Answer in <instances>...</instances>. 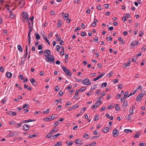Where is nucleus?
<instances>
[{
    "label": "nucleus",
    "mask_w": 146,
    "mask_h": 146,
    "mask_svg": "<svg viewBox=\"0 0 146 146\" xmlns=\"http://www.w3.org/2000/svg\"><path fill=\"white\" fill-rule=\"evenodd\" d=\"M55 39H56V41H57V42L61 40V37H59L56 38Z\"/></svg>",
    "instance_id": "51"
},
{
    "label": "nucleus",
    "mask_w": 146,
    "mask_h": 146,
    "mask_svg": "<svg viewBox=\"0 0 146 146\" xmlns=\"http://www.w3.org/2000/svg\"><path fill=\"white\" fill-rule=\"evenodd\" d=\"M29 127L27 124H25L23 126V129L25 131H27L29 130Z\"/></svg>",
    "instance_id": "11"
},
{
    "label": "nucleus",
    "mask_w": 146,
    "mask_h": 146,
    "mask_svg": "<svg viewBox=\"0 0 146 146\" xmlns=\"http://www.w3.org/2000/svg\"><path fill=\"white\" fill-rule=\"evenodd\" d=\"M143 92H141V93L139 94V95L138 96L140 98H139L138 96H137L136 98V100L137 101H140L141 100V98H142L143 96L141 94V93H143Z\"/></svg>",
    "instance_id": "10"
},
{
    "label": "nucleus",
    "mask_w": 146,
    "mask_h": 146,
    "mask_svg": "<svg viewBox=\"0 0 146 146\" xmlns=\"http://www.w3.org/2000/svg\"><path fill=\"white\" fill-rule=\"evenodd\" d=\"M62 145V143L60 142H57L55 145V146H59V145Z\"/></svg>",
    "instance_id": "37"
},
{
    "label": "nucleus",
    "mask_w": 146,
    "mask_h": 146,
    "mask_svg": "<svg viewBox=\"0 0 146 146\" xmlns=\"http://www.w3.org/2000/svg\"><path fill=\"white\" fill-rule=\"evenodd\" d=\"M30 81L33 85L36 86L37 85V82L35 81V79L33 78H31Z\"/></svg>",
    "instance_id": "9"
},
{
    "label": "nucleus",
    "mask_w": 146,
    "mask_h": 146,
    "mask_svg": "<svg viewBox=\"0 0 146 146\" xmlns=\"http://www.w3.org/2000/svg\"><path fill=\"white\" fill-rule=\"evenodd\" d=\"M129 92L128 91H127L125 92V94L123 96V97L125 99L127 98V96L129 94Z\"/></svg>",
    "instance_id": "31"
},
{
    "label": "nucleus",
    "mask_w": 146,
    "mask_h": 146,
    "mask_svg": "<svg viewBox=\"0 0 146 146\" xmlns=\"http://www.w3.org/2000/svg\"><path fill=\"white\" fill-rule=\"evenodd\" d=\"M69 15L68 13L65 14L64 16V20H65L66 19H67Z\"/></svg>",
    "instance_id": "26"
},
{
    "label": "nucleus",
    "mask_w": 146,
    "mask_h": 146,
    "mask_svg": "<svg viewBox=\"0 0 146 146\" xmlns=\"http://www.w3.org/2000/svg\"><path fill=\"white\" fill-rule=\"evenodd\" d=\"M51 57H48L46 58V61L50 62V63H52L54 61V56L52 55L50 56Z\"/></svg>",
    "instance_id": "2"
},
{
    "label": "nucleus",
    "mask_w": 146,
    "mask_h": 146,
    "mask_svg": "<svg viewBox=\"0 0 146 146\" xmlns=\"http://www.w3.org/2000/svg\"><path fill=\"white\" fill-rule=\"evenodd\" d=\"M109 128L107 127L104 128L102 130V131L104 133H106L109 131Z\"/></svg>",
    "instance_id": "14"
},
{
    "label": "nucleus",
    "mask_w": 146,
    "mask_h": 146,
    "mask_svg": "<svg viewBox=\"0 0 146 146\" xmlns=\"http://www.w3.org/2000/svg\"><path fill=\"white\" fill-rule=\"evenodd\" d=\"M79 107V105L78 104H76L71 107L69 108V109L68 110V111H70L72 109H74L75 108H78Z\"/></svg>",
    "instance_id": "12"
},
{
    "label": "nucleus",
    "mask_w": 146,
    "mask_h": 146,
    "mask_svg": "<svg viewBox=\"0 0 146 146\" xmlns=\"http://www.w3.org/2000/svg\"><path fill=\"white\" fill-rule=\"evenodd\" d=\"M91 25L94 27H95L96 26V23L93 22L92 23Z\"/></svg>",
    "instance_id": "55"
},
{
    "label": "nucleus",
    "mask_w": 146,
    "mask_h": 146,
    "mask_svg": "<svg viewBox=\"0 0 146 146\" xmlns=\"http://www.w3.org/2000/svg\"><path fill=\"white\" fill-rule=\"evenodd\" d=\"M74 142L77 144H80L82 145V141L81 139H78L74 141Z\"/></svg>",
    "instance_id": "8"
},
{
    "label": "nucleus",
    "mask_w": 146,
    "mask_h": 146,
    "mask_svg": "<svg viewBox=\"0 0 146 146\" xmlns=\"http://www.w3.org/2000/svg\"><path fill=\"white\" fill-rule=\"evenodd\" d=\"M59 94V95L61 96H62L63 95V93L61 91V90H60L59 92L58 93Z\"/></svg>",
    "instance_id": "59"
},
{
    "label": "nucleus",
    "mask_w": 146,
    "mask_h": 146,
    "mask_svg": "<svg viewBox=\"0 0 146 146\" xmlns=\"http://www.w3.org/2000/svg\"><path fill=\"white\" fill-rule=\"evenodd\" d=\"M129 113L131 114H132L133 113V109L130 108L129 109Z\"/></svg>",
    "instance_id": "49"
},
{
    "label": "nucleus",
    "mask_w": 146,
    "mask_h": 146,
    "mask_svg": "<svg viewBox=\"0 0 146 146\" xmlns=\"http://www.w3.org/2000/svg\"><path fill=\"white\" fill-rule=\"evenodd\" d=\"M55 14V12L54 11L52 10V11L50 13V14L51 15H54Z\"/></svg>",
    "instance_id": "52"
},
{
    "label": "nucleus",
    "mask_w": 146,
    "mask_h": 146,
    "mask_svg": "<svg viewBox=\"0 0 146 146\" xmlns=\"http://www.w3.org/2000/svg\"><path fill=\"white\" fill-rule=\"evenodd\" d=\"M124 131L126 133H128L129 132L131 133L132 132V131L131 130L127 129H125L124 130Z\"/></svg>",
    "instance_id": "27"
},
{
    "label": "nucleus",
    "mask_w": 146,
    "mask_h": 146,
    "mask_svg": "<svg viewBox=\"0 0 146 146\" xmlns=\"http://www.w3.org/2000/svg\"><path fill=\"white\" fill-rule=\"evenodd\" d=\"M16 123V122L15 121H10L9 124L11 125H15Z\"/></svg>",
    "instance_id": "45"
},
{
    "label": "nucleus",
    "mask_w": 146,
    "mask_h": 146,
    "mask_svg": "<svg viewBox=\"0 0 146 146\" xmlns=\"http://www.w3.org/2000/svg\"><path fill=\"white\" fill-rule=\"evenodd\" d=\"M115 110L117 111H119L120 110V108L118 107V105L117 104H115Z\"/></svg>",
    "instance_id": "25"
},
{
    "label": "nucleus",
    "mask_w": 146,
    "mask_h": 146,
    "mask_svg": "<svg viewBox=\"0 0 146 146\" xmlns=\"http://www.w3.org/2000/svg\"><path fill=\"white\" fill-rule=\"evenodd\" d=\"M112 39V38L110 36H107L106 37V40L108 41H111Z\"/></svg>",
    "instance_id": "32"
},
{
    "label": "nucleus",
    "mask_w": 146,
    "mask_h": 146,
    "mask_svg": "<svg viewBox=\"0 0 146 146\" xmlns=\"http://www.w3.org/2000/svg\"><path fill=\"white\" fill-rule=\"evenodd\" d=\"M119 134L118 130L116 128L114 129L113 131V135L114 137H117Z\"/></svg>",
    "instance_id": "5"
},
{
    "label": "nucleus",
    "mask_w": 146,
    "mask_h": 146,
    "mask_svg": "<svg viewBox=\"0 0 146 146\" xmlns=\"http://www.w3.org/2000/svg\"><path fill=\"white\" fill-rule=\"evenodd\" d=\"M6 75L7 78H11L12 77V74L9 72H7L6 73Z\"/></svg>",
    "instance_id": "13"
},
{
    "label": "nucleus",
    "mask_w": 146,
    "mask_h": 146,
    "mask_svg": "<svg viewBox=\"0 0 146 146\" xmlns=\"http://www.w3.org/2000/svg\"><path fill=\"white\" fill-rule=\"evenodd\" d=\"M49 109H48L46 110V111H44L43 112V114L48 113L49 112Z\"/></svg>",
    "instance_id": "43"
},
{
    "label": "nucleus",
    "mask_w": 146,
    "mask_h": 146,
    "mask_svg": "<svg viewBox=\"0 0 146 146\" xmlns=\"http://www.w3.org/2000/svg\"><path fill=\"white\" fill-rule=\"evenodd\" d=\"M140 134H141L140 133H138L134 136L133 137L135 138H137L139 137Z\"/></svg>",
    "instance_id": "38"
},
{
    "label": "nucleus",
    "mask_w": 146,
    "mask_h": 146,
    "mask_svg": "<svg viewBox=\"0 0 146 146\" xmlns=\"http://www.w3.org/2000/svg\"><path fill=\"white\" fill-rule=\"evenodd\" d=\"M57 27H60L61 26V23L58 22L57 24Z\"/></svg>",
    "instance_id": "62"
},
{
    "label": "nucleus",
    "mask_w": 146,
    "mask_h": 146,
    "mask_svg": "<svg viewBox=\"0 0 146 146\" xmlns=\"http://www.w3.org/2000/svg\"><path fill=\"white\" fill-rule=\"evenodd\" d=\"M4 70V69L3 68V66H1L0 67V71L1 72H3Z\"/></svg>",
    "instance_id": "60"
},
{
    "label": "nucleus",
    "mask_w": 146,
    "mask_h": 146,
    "mask_svg": "<svg viewBox=\"0 0 146 146\" xmlns=\"http://www.w3.org/2000/svg\"><path fill=\"white\" fill-rule=\"evenodd\" d=\"M107 85V83L105 82L102 83L101 85L100 86L101 87H103L104 88L106 87Z\"/></svg>",
    "instance_id": "34"
},
{
    "label": "nucleus",
    "mask_w": 146,
    "mask_h": 146,
    "mask_svg": "<svg viewBox=\"0 0 146 146\" xmlns=\"http://www.w3.org/2000/svg\"><path fill=\"white\" fill-rule=\"evenodd\" d=\"M26 53L24 54V58H25V59H26L27 58V54H28V46L27 45H26Z\"/></svg>",
    "instance_id": "18"
},
{
    "label": "nucleus",
    "mask_w": 146,
    "mask_h": 146,
    "mask_svg": "<svg viewBox=\"0 0 146 146\" xmlns=\"http://www.w3.org/2000/svg\"><path fill=\"white\" fill-rule=\"evenodd\" d=\"M56 47V51L57 52H59L60 51V50L61 48V46L59 45H57Z\"/></svg>",
    "instance_id": "28"
},
{
    "label": "nucleus",
    "mask_w": 146,
    "mask_h": 146,
    "mask_svg": "<svg viewBox=\"0 0 146 146\" xmlns=\"http://www.w3.org/2000/svg\"><path fill=\"white\" fill-rule=\"evenodd\" d=\"M94 105L96 106V108H97L98 106H100V104H99V103L98 102H96V103Z\"/></svg>",
    "instance_id": "46"
},
{
    "label": "nucleus",
    "mask_w": 146,
    "mask_h": 146,
    "mask_svg": "<svg viewBox=\"0 0 146 146\" xmlns=\"http://www.w3.org/2000/svg\"><path fill=\"white\" fill-rule=\"evenodd\" d=\"M86 89L85 88V87L83 86L81 87L80 89L77 90V91H78L79 92H84Z\"/></svg>",
    "instance_id": "15"
},
{
    "label": "nucleus",
    "mask_w": 146,
    "mask_h": 146,
    "mask_svg": "<svg viewBox=\"0 0 146 146\" xmlns=\"http://www.w3.org/2000/svg\"><path fill=\"white\" fill-rule=\"evenodd\" d=\"M36 136V135L35 134H33V135H30L29 137V138H31L33 137H35Z\"/></svg>",
    "instance_id": "44"
},
{
    "label": "nucleus",
    "mask_w": 146,
    "mask_h": 146,
    "mask_svg": "<svg viewBox=\"0 0 146 146\" xmlns=\"http://www.w3.org/2000/svg\"><path fill=\"white\" fill-rule=\"evenodd\" d=\"M114 107V106H113L111 105H110L108 106L106 108H108V109H111L112 108Z\"/></svg>",
    "instance_id": "58"
},
{
    "label": "nucleus",
    "mask_w": 146,
    "mask_h": 146,
    "mask_svg": "<svg viewBox=\"0 0 146 146\" xmlns=\"http://www.w3.org/2000/svg\"><path fill=\"white\" fill-rule=\"evenodd\" d=\"M15 132H14L12 133L9 134L8 135L9 137H13L15 135Z\"/></svg>",
    "instance_id": "41"
},
{
    "label": "nucleus",
    "mask_w": 146,
    "mask_h": 146,
    "mask_svg": "<svg viewBox=\"0 0 146 146\" xmlns=\"http://www.w3.org/2000/svg\"><path fill=\"white\" fill-rule=\"evenodd\" d=\"M131 63L130 61L129 60L127 62V63L125 64V65L124 66V68H126L128 66H129L130 64Z\"/></svg>",
    "instance_id": "23"
},
{
    "label": "nucleus",
    "mask_w": 146,
    "mask_h": 146,
    "mask_svg": "<svg viewBox=\"0 0 146 146\" xmlns=\"http://www.w3.org/2000/svg\"><path fill=\"white\" fill-rule=\"evenodd\" d=\"M60 135V134L59 133H57L52 136L53 138L52 139H55L58 137V136Z\"/></svg>",
    "instance_id": "35"
},
{
    "label": "nucleus",
    "mask_w": 146,
    "mask_h": 146,
    "mask_svg": "<svg viewBox=\"0 0 146 146\" xmlns=\"http://www.w3.org/2000/svg\"><path fill=\"white\" fill-rule=\"evenodd\" d=\"M82 83L86 85H89L91 84V82L88 78H86L84 79L82 82Z\"/></svg>",
    "instance_id": "4"
},
{
    "label": "nucleus",
    "mask_w": 146,
    "mask_h": 146,
    "mask_svg": "<svg viewBox=\"0 0 146 146\" xmlns=\"http://www.w3.org/2000/svg\"><path fill=\"white\" fill-rule=\"evenodd\" d=\"M105 73H102L101 74L98 76L96 78H94L92 80L93 81H96L98 80L101 78L102 77L105 75Z\"/></svg>",
    "instance_id": "7"
},
{
    "label": "nucleus",
    "mask_w": 146,
    "mask_h": 146,
    "mask_svg": "<svg viewBox=\"0 0 146 146\" xmlns=\"http://www.w3.org/2000/svg\"><path fill=\"white\" fill-rule=\"evenodd\" d=\"M94 40L95 42L98 43V37H96V38L94 39Z\"/></svg>",
    "instance_id": "39"
},
{
    "label": "nucleus",
    "mask_w": 146,
    "mask_h": 146,
    "mask_svg": "<svg viewBox=\"0 0 146 146\" xmlns=\"http://www.w3.org/2000/svg\"><path fill=\"white\" fill-rule=\"evenodd\" d=\"M22 125V122H21L19 123H18L17 124H15V125H14V127L17 128L20 127Z\"/></svg>",
    "instance_id": "22"
},
{
    "label": "nucleus",
    "mask_w": 146,
    "mask_h": 146,
    "mask_svg": "<svg viewBox=\"0 0 146 146\" xmlns=\"http://www.w3.org/2000/svg\"><path fill=\"white\" fill-rule=\"evenodd\" d=\"M20 52H22L23 51V49L21 46L20 44H18L17 46Z\"/></svg>",
    "instance_id": "24"
},
{
    "label": "nucleus",
    "mask_w": 146,
    "mask_h": 146,
    "mask_svg": "<svg viewBox=\"0 0 146 146\" xmlns=\"http://www.w3.org/2000/svg\"><path fill=\"white\" fill-rule=\"evenodd\" d=\"M116 97L117 98L119 99L121 97V95L119 94H118L116 95Z\"/></svg>",
    "instance_id": "48"
},
{
    "label": "nucleus",
    "mask_w": 146,
    "mask_h": 146,
    "mask_svg": "<svg viewBox=\"0 0 146 146\" xmlns=\"http://www.w3.org/2000/svg\"><path fill=\"white\" fill-rule=\"evenodd\" d=\"M42 48V45L40 44L39 45H38V50H41Z\"/></svg>",
    "instance_id": "47"
},
{
    "label": "nucleus",
    "mask_w": 146,
    "mask_h": 146,
    "mask_svg": "<svg viewBox=\"0 0 146 146\" xmlns=\"http://www.w3.org/2000/svg\"><path fill=\"white\" fill-rule=\"evenodd\" d=\"M122 19L124 22H126L127 21L126 18L125 17H123Z\"/></svg>",
    "instance_id": "61"
},
{
    "label": "nucleus",
    "mask_w": 146,
    "mask_h": 146,
    "mask_svg": "<svg viewBox=\"0 0 146 146\" xmlns=\"http://www.w3.org/2000/svg\"><path fill=\"white\" fill-rule=\"evenodd\" d=\"M23 16L22 19L23 22H27L29 21V15L27 12H23L22 13Z\"/></svg>",
    "instance_id": "1"
},
{
    "label": "nucleus",
    "mask_w": 146,
    "mask_h": 146,
    "mask_svg": "<svg viewBox=\"0 0 146 146\" xmlns=\"http://www.w3.org/2000/svg\"><path fill=\"white\" fill-rule=\"evenodd\" d=\"M97 85L95 84L94 85V88H92V87L91 89V92L93 91L95 89L97 88Z\"/></svg>",
    "instance_id": "30"
},
{
    "label": "nucleus",
    "mask_w": 146,
    "mask_h": 146,
    "mask_svg": "<svg viewBox=\"0 0 146 146\" xmlns=\"http://www.w3.org/2000/svg\"><path fill=\"white\" fill-rule=\"evenodd\" d=\"M61 107V105H59V106H58V107H57L56 109L58 110H60Z\"/></svg>",
    "instance_id": "64"
},
{
    "label": "nucleus",
    "mask_w": 146,
    "mask_h": 146,
    "mask_svg": "<svg viewBox=\"0 0 146 146\" xmlns=\"http://www.w3.org/2000/svg\"><path fill=\"white\" fill-rule=\"evenodd\" d=\"M125 100H124L123 101V103L122 105V107L123 108H126L127 104V101L126 100V101L125 102Z\"/></svg>",
    "instance_id": "20"
},
{
    "label": "nucleus",
    "mask_w": 146,
    "mask_h": 146,
    "mask_svg": "<svg viewBox=\"0 0 146 146\" xmlns=\"http://www.w3.org/2000/svg\"><path fill=\"white\" fill-rule=\"evenodd\" d=\"M62 100V99H58V100H56L55 101V103H56V102H57L56 104H58V103L59 102H60V101L61 100Z\"/></svg>",
    "instance_id": "54"
},
{
    "label": "nucleus",
    "mask_w": 146,
    "mask_h": 146,
    "mask_svg": "<svg viewBox=\"0 0 146 146\" xmlns=\"http://www.w3.org/2000/svg\"><path fill=\"white\" fill-rule=\"evenodd\" d=\"M29 107L28 104H24L23 106V107H22V109H24L25 108H28Z\"/></svg>",
    "instance_id": "29"
},
{
    "label": "nucleus",
    "mask_w": 146,
    "mask_h": 146,
    "mask_svg": "<svg viewBox=\"0 0 146 146\" xmlns=\"http://www.w3.org/2000/svg\"><path fill=\"white\" fill-rule=\"evenodd\" d=\"M89 135L88 134L85 133L84 135V138H86V139H88L89 138Z\"/></svg>",
    "instance_id": "40"
},
{
    "label": "nucleus",
    "mask_w": 146,
    "mask_h": 146,
    "mask_svg": "<svg viewBox=\"0 0 146 146\" xmlns=\"http://www.w3.org/2000/svg\"><path fill=\"white\" fill-rule=\"evenodd\" d=\"M52 116H50L48 118H44L43 119V121H50L52 120Z\"/></svg>",
    "instance_id": "16"
},
{
    "label": "nucleus",
    "mask_w": 146,
    "mask_h": 146,
    "mask_svg": "<svg viewBox=\"0 0 146 146\" xmlns=\"http://www.w3.org/2000/svg\"><path fill=\"white\" fill-rule=\"evenodd\" d=\"M50 51L48 49L46 50L44 52V55L45 56L47 57L50 54Z\"/></svg>",
    "instance_id": "6"
},
{
    "label": "nucleus",
    "mask_w": 146,
    "mask_h": 146,
    "mask_svg": "<svg viewBox=\"0 0 146 146\" xmlns=\"http://www.w3.org/2000/svg\"><path fill=\"white\" fill-rule=\"evenodd\" d=\"M62 68L64 73L66 75L69 76H70L71 75V72L68 69H67L65 66H62Z\"/></svg>",
    "instance_id": "3"
},
{
    "label": "nucleus",
    "mask_w": 146,
    "mask_h": 146,
    "mask_svg": "<svg viewBox=\"0 0 146 146\" xmlns=\"http://www.w3.org/2000/svg\"><path fill=\"white\" fill-rule=\"evenodd\" d=\"M53 133L52 132H51V131L46 136V137L47 138H50L52 136V133Z\"/></svg>",
    "instance_id": "21"
},
{
    "label": "nucleus",
    "mask_w": 146,
    "mask_h": 146,
    "mask_svg": "<svg viewBox=\"0 0 146 146\" xmlns=\"http://www.w3.org/2000/svg\"><path fill=\"white\" fill-rule=\"evenodd\" d=\"M35 39L36 40H37L39 39H40V37L39 34L38 33H36L35 34Z\"/></svg>",
    "instance_id": "19"
},
{
    "label": "nucleus",
    "mask_w": 146,
    "mask_h": 146,
    "mask_svg": "<svg viewBox=\"0 0 146 146\" xmlns=\"http://www.w3.org/2000/svg\"><path fill=\"white\" fill-rule=\"evenodd\" d=\"M71 104L70 102V101H68L66 103L65 105V107L67 108L68 107V106Z\"/></svg>",
    "instance_id": "36"
},
{
    "label": "nucleus",
    "mask_w": 146,
    "mask_h": 146,
    "mask_svg": "<svg viewBox=\"0 0 146 146\" xmlns=\"http://www.w3.org/2000/svg\"><path fill=\"white\" fill-rule=\"evenodd\" d=\"M23 58L22 57L21 58V61L20 64V66H21L22 65H23L24 63V62L25 60V59L24 60L22 59Z\"/></svg>",
    "instance_id": "33"
},
{
    "label": "nucleus",
    "mask_w": 146,
    "mask_h": 146,
    "mask_svg": "<svg viewBox=\"0 0 146 146\" xmlns=\"http://www.w3.org/2000/svg\"><path fill=\"white\" fill-rule=\"evenodd\" d=\"M42 36L45 41L47 40H48L46 35L45 36L44 35H42Z\"/></svg>",
    "instance_id": "42"
},
{
    "label": "nucleus",
    "mask_w": 146,
    "mask_h": 146,
    "mask_svg": "<svg viewBox=\"0 0 146 146\" xmlns=\"http://www.w3.org/2000/svg\"><path fill=\"white\" fill-rule=\"evenodd\" d=\"M96 144L95 142L92 143L91 144L89 145V146H94Z\"/></svg>",
    "instance_id": "50"
},
{
    "label": "nucleus",
    "mask_w": 146,
    "mask_h": 146,
    "mask_svg": "<svg viewBox=\"0 0 146 146\" xmlns=\"http://www.w3.org/2000/svg\"><path fill=\"white\" fill-rule=\"evenodd\" d=\"M59 90V89L58 86H56L55 87V91L56 92H58Z\"/></svg>",
    "instance_id": "57"
},
{
    "label": "nucleus",
    "mask_w": 146,
    "mask_h": 146,
    "mask_svg": "<svg viewBox=\"0 0 146 146\" xmlns=\"http://www.w3.org/2000/svg\"><path fill=\"white\" fill-rule=\"evenodd\" d=\"M80 28L79 27H77L75 29L74 31V32H76L77 31L80 30Z\"/></svg>",
    "instance_id": "56"
},
{
    "label": "nucleus",
    "mask_w": 146,
    "mask_h": 146,
    "mask_svg": "<svg viewBox=\"0 0 146 146\" xmlns=\"http://www.w3.org/2000/svg\"><path fill=\"white\" fill-rule=\"evenodd\" d=\"M97 8L98 10H101V7L100 5H98L97 7Z\"/></svg>",
    "instance_id": "63"
},
{
    "label": "nucleus",
    "mask_w": 146,
    "mask_h": 146,
    "mask_svg": "<svg viewBox=\"0 0 146 146\" xmlns=\"http://www.w3.org/2000/svg\"><path fill=\"white\" fill-rule=\"evenodd\" d=\"M98 116L96 115L94 117V121H96L98 119Z\"/></svg>",
    "instance_id": "53"
},
{
    "label": "nucleus",
    "mask_w": 146,
    "mask_h": 146,
    "mask_svg": "<svg viewBox=\"0 0 146 146\" xmlns=\"http://www.w3.org/2000/svg\"><path fill=\"white\" fill-rule=\"evenodd\" d=\"M10 13L9 17L12 19H13L14 17V15L13 14V13L11 10L9 11Z\"/></svg>",
    "instance_id": "17"
}]
</instances>
